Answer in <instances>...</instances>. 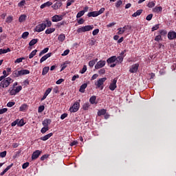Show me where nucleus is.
<instances>
[{
    "label": "nucleus",
    "instance_id": "obj_20",
    "mask_svg": "<svg viewBox=\"0 0 176 176\" xmlns=\"http://www.w3.org/2000/svg\"><path fill=\"white\" fill-rule=\"evenodd\" d=\"M52 5H53V3H52L50 1H47V2L44 3L43 4H42L41 6V9H45V8H47L49 6H52Z\"/></svg>",
    "mask_w": 176,
    "mask_h": 176
},
{
    "label": "nucleus",
    "instance_id": "obj_34",
    "mask_svg": "<svg viewBox=\"0 0 176 176\" xmlns=\"http://www.w3.org/2000/svg\"><path fill=\"white\" fill-rule=\"evenodd\" d=\"M98 58H96V59H95V60H90V61L89 62V67H91V68H93V67H94V65L96 64V62L98 61Z\"/></svg>",
    "mask_w": 176,
    "mask_h": 176
},
{
    "label": "nucleus",
    "instance_id": "obj_8",
    "mask_svg": "<svg viewBox=\"0 0 176 176\" xmlns=\"http://www.w3.org/2000/svg\"><path fill=\"white\" fill-rule=\"evenodd\" d=\"M138 67H140V65L138 63L132 65L129 69V72H131V74H135V72H137V71H138Z\"/></svg>",
    "mask_w": 176,
    "mask_h": 176
},
{
    "label": "nucleus",
    "instance_id": "obj_6",
    "mask_svg": "<svg viewBox=\"0 0 176 176\" xmlns=\"http://www.w3.org/2000/svg\"><path fill=\"white\" fill-rule=\"evenodd\" d=\"M46 28V23H41L36 26V32H42Z\"/></svg>",
    "mask_w": 176,
    "mask_h": 176
},
{
    "label": "nucleus",
    "instance_id": "obj_64",
    "mask_svg": "<svg viewBox=\"0 0 176 176\" xmlns=\"http://www.w3.org/2000/svg\"><path fill=\"white\" fill-rule=\"evenodd\" d=\"M159 24L155 25L154 27L152 28V31H156V30H159Z\"/></svg>",
    "mask_w": 176,
    "mask_h": 176
},
{
    "label": "nucleus",
    "instance_id": "obj_22",
    "mask_svg": "<svg viewBox=\"0 0 176 176\" xmlns=\"http://www.w3.org/2000/svg\"><path fill=\"white\" fill-rule=\"evenodd\" d=\"M88 17H97L98 13L97 11L90 12L87 14Z\"/></svg>",
    "mask_w": 176,
    "mask_h": 176
},
{
    "label": "nucleus",
    "instance_id": "obj_61",
    "mask_svg": "<svg viewBox=\"0 0 176 176\" xmlns=\"http://www.w3.org/2000/svg\"><path fill=\"white\" fill-rule=\"evenodd\" d=\"M155 41H156L157 42H159V41H162V36L161 35H158L155 38Z\"/></svg>",
    "mask_w": 176,
    "mask_h": 176
},
{
    "label": "nucleus",
    "instance_id": "obj_56",
    "mask_svg": "<svg viewBox=\"0 0 176 176\" xmlns=\"http://www.w3.org/2000/svg\"><path fill=\"white\" fill-rule=\"evenodd\" d=\"M98 12V15L100 16V14H102L103 12H105V8H102Z\"/></svg>",
    "mask_w": 176,
    "mask_h": 176
},
{
    "label": "nucleus",
    "instance_id": "obj_57",
    "mask_svg": "<svg viewBox=\"0 0 176 176\" xmlns=\"http://www.w3.org/2000/svg\"><path fill=\"white\" fill-rule=\"evenodd\" d=\"M29 166H30V162L24 163V164L22 165V168L25 169V168H27V167H28Z\"/></svg>",
    "mask_w": 176,
    "mask_h": 176
},
{
    "label": "nucleus",
    "instance_id": "obj_27",
    "mask_svg": "<svg viewBox=\"0 0 176 176\" xmlns=\"http://www.w3.org/2000/svg\"><path fill=\"white\" fill-rule=\"evenodd\" d=\"M26 19H27V15L22 14L19 16V23H23V21H25Z\"/></svg>",
    "mask_w": 176,
    "mask_h": 176
},
{
    "label": "nucleus",
    "instance_id": "obj_41",
    "mask_svg": "<svg viewBox=\"0 0 176 176\" xmlns=\"http://www.w3.org/2000/svg\"><path fill=\"white\" fill-rule=\"evenodd\" d=\"M43 111H45V106L41 105L38 107V113H41V112H43Z\"/></svg>",
    "mask_w": 176,
    "mask_h": 176
},
{
    "label": "nucleus",
    "instance_id": "obj_35",
    "mask_svg": "<svg viewBox=\"0 0 176 176\" xmlns=\"http://www.w3.org/2000/svg\"><path fill=\"white\" fill-rule=\"evenodd\" d=\"M47 52H49V48L48 47L45 48L40 52L39 56L41 57L43 56V54H45V53H47Z\"/></svg>",
    "mask_w": 176,
    "mask_h": 176
},
{
    "label": "nucleus",
    "instance_id": "obj_48",
    "mask_svg": "<svg viewBox=\"0 0 176 176\" xmlns=\"http://www.w3.org/2000/svg\"><path fill=\"white\" fill-rule=\"evenodd\" d=\"M18 120V126H19V127H22V126L24 124V120Z\"/></svg>",
    "mask_w": 176,
    "mask_h": 176
},
{
    "label": "nucleus",
    "instance_id": "obj_51",
    "mask_svg": "<svg viewBox=\"0 0 176 176\" xmlns=\"http://www.w3.org/2000/svg\"><path fill=\"white\" fill-rule=\"evenodd\" d=\"M6 112H8V108L0 109V115H3V113H5Z\"/></svg>",
    "mask_w": 176,
    "mask_h": 176
},
{
    "label": "nucleus",
    "instance_id": "obj_32",
    "mask_svg": "<svg viewBox=\"0 0 176 176\" xmlns=\"http://www.w3.org/2000/svg\"><path fill=\"white\" fill-rule=\"evenodd\" d=\"M96 100H97V97L96 96H93L89 99V102L91 104H96Z\"/></svg>",
    "mask_w": 176,
    "mask_h": 176
},
{
    "label": "nucleus",
    "instance_id": "obj_59",
    "mask_svg": "<svg viewBox=\"0 0 176 176\" xmlns=\"http://www.w3.org/2000/svg\"><path fill=\"white\" fill-rule=\"evenodd\" d=\"M25 5V0H23L18 3V6H24Z\"/></svg>",
    "mask_w": 176,
    "mask_h": 176
},
{
    "label": "nucleus",
    "instance_id": "obj_15",
    "mask_svg": "<svg viewBox=\"0 0 176 176\" xmlns=\"http://www.w3.org/2000/svg\"><path fill=\"white\" fill-rule=\"evenodd\" d=\"M168 39L173 40L176 38V32H169L168 34Z\"/></svg>",
    "mask_w": 176,
    "mask_h": 176
},
{
    "label": "nucleus",
    "instance_id": "obj_25",
    "mask_svg": "<svg viewBox=\"0 0 176 176\" xmlns=\"http://www.w3.org/2000/svg\"><path fill=\"white\" fill-rule=\"evenodd\" d=\"M54 31H56V29L54 28H50L45 30V34H47V35H49L50 34H52V32H54Z\"/></svg>",
    "mask_w": 176,
    "mask_h": 176
},
{
    "label": "nucleus",
    "instance_id": "obj_1",
    "mask_svg": "<svg viewBox=\"0 0 176 176\" xmlns=\"http://www.w3.org/2000/svg\"><path fill=\"white\" fill-rule=\"evenodd\" d=\"M30 74V70L28 69H21V70H14L12 72V76L14 78H19V76H23V75H28Z\"/></svg>",
    "mask_w": 176,
    "mask_h": 176
},
{
    "label": "nucleus",
    "instance_id": "obj_42",
    "mask_svg": "<svg viewBox=\"0 0 176 176\" xmlns=\"http://www.w3.org/2000/svg\"><path fill=\"white\" fill-rule=\"evenodd\" d=\"M83 14H85V11H80L76 15L77 19H80Z\"/></svg>",
    "mask_w": 176,
    "mask_h": 176
},
{
    "label": "nucleus",
    "instance_id": "obj_5",
    "mask_svg": "<svg viewBox=\"0 0 176 176\" xmlns=\"http://www.w3.org/2000/svg\"><path fill=\"white\" fill-rule=\"evenodd\" d=\"M126 30H131V26L126 25H124L123 28H119L118 29V35H122V34H124V32H126Z\"/></svg>",
    "mask_w": 176,
    "mask_h": 176
},
{
    "label": "nucleus",
    "instance_id": "obj_28",
    "mask_svg": "<svg viewBox=\"0 0 176 176\" xmlns=\"http://www.w3.org/2000/svg\"><path fill=\"white\" fill-rule=\"evenodd\" d=\"M38 38H33L30 43L29 46H34V45H36L38 43Z\"/></svg>",
    "mask_w": 176,
    "mask_h": 176
},
{
    "label": "nucleus",
    "instance_id": "obj_50",
    "mask_svg": "<svg viewBox=\"0 0 176 176\" xmlns=\"http://www.w3.org/2000/svg\"><path fill=\"white\" fill-rule=\"evenodd\" d=\"M23 89V87H21V86H19V87H17L15 89H14V91H16V93L17 94V93H19L20 91H21V89Z\"/></svg>",
    "mask_w": 176,
    "mask_h": 176
},
{
    "label": "nucleus",
    "instance_id": "obj_62",
    "mask_svg": "<svg viewBox=\"0 0 176 176\" xmlns=\"http://www.w3.org/2000/svg\"><path fill=\"white\" fill-rule=\"evenodd\" d=\"M6 156V151L0 153L1 157H5Z\"/></svg>",
    "mask_w": 176,
    "mask_h": 176
},
{
    "label": "nucleus",
    "instance_id": "obj_18",
    "mask_svg": "<svg viewBox=\"0 0 176 176\" xmlns=\"http://www.w3.org/2000/svg\"><path fill=\"white\" fill-rule=\"evenodd\" d=\"M52 123L51 119H45L43 121V125L45 127H49V124Z\"/></svg>",
    "mask_w": 176,
    "mask_h": 176
},
{
    "label": "nucleus",
    "instance_id": "obj_63",
    "mask_svg": "<svg viewBox=\"0 0 176 176\" xmlns=\"http://www.w3.org/2000/svg\"><path fill=\"white\" fill-rule=\"evenodd\" d=\"M47 157H49V155H44L41 157V160H45V159H47Z\"/></svg>",
    "mask_w": 176,
    "mask_h": 176
},
{
    "label": "nucleus",
    "instance_id": "obj_47",
    "mask_svg": "<svg viewBox=\"0 0 176 176\" xmlns=\"http://www.w3.org/2000/svg\"><path fill=\"white\" fill-rule=\"evenodd\" d=\"M152 17H153V14H150L146 17V20H147V21H151V20H152Z\"/></svg>",
    "mask_w": 176,
    "mask_h": 176
},
{
    "label": "nucleus",
    "instance_id": "obj_36",
    "mask_svg": "<svg viewBox=\"0 0 176 176\" xmlns=\"http://www.w3.org/2000/svg\"><path fill=\"white\" fill-rule=\"evenodd\" d=\"M124 58V56H119L116 58V61L118 63H122L123 61V59Z\"/></svg>",
    "mask_w": 176,
    "mask_h": 176
},
{
    "label": "nucleus",
    "instance_id": "obj_52",
    "mask_svg": "<svg viewBox=\"0 0 176 176\" xmlns=\"http://www.w3.org/2000/svg\"><path fill=\"white\" fill-rule=\"evenodd\" d=\"M10 96H16L17 94V92L14 90V89H12L10 91Z\"/></svg>",
    "mask_w": 176,
    "mask_h": 176
},
{
    "label": "nucleus",
    "instance_id": "obj_26",
    "mask_svg": "<svg viewBox=\"0 0 176 176\" xmlns=\"http://www.w3.org/2000/svg\"><path fill=\"white\" fill-rule=\"evenodd\" d=\"M58 41H59V42H64V41H65V34H60L58 37Z\"/></svg>",
    "mask_w": 176,
    "mask_h": 176
},
{
    "label": "nucleus",
    "instance_id": "obj_31",
    "mask_svg": "<svg viewBox=\"0 0 176 176\" xmlns=\"http://www.w3.org/2000/svg\"><path fill=\"white\" fill-rule=\"evenodd\" d=\"M49 69H50V68L49 67H43V72H42V75H43V76L46 75V74H47V72H49Z\"/></svg>",
    "mask_w": 176,
    "mask_h": 176
},
{
    "label": "nucleus",
    "instance_id": "obj_12",
    "mask_svg": "<svg viewBox=\"0 0 176 176\" xmlns=\"http://www.w3.org/2000/svg\"><path fill=\"white\" fill-rule=\"evenodd\" d=\"M61 6H63V3L60 1H58L56 3H54L53 6H52V8H53L54 10H57L58 9H60Z\"/></svg>",
    "mask_w": 176,
    "mask_h": 176
},
{
    "label": "nucleus",
    "instance_id": "obj_9",
    "mask_svg": "<svg viewBox=\"0 0 176 176\" xmlns=\"http://www.w3.org/2000/svg\"><path fill=\"white\" fill-rule=\"evenodd\" d=\"M41 153H42V151L39 150L35 151L32 155V160H36L41 156Z\"/></svg>",
    "mask_w": 176,
    "mask_h": 176
},
{
    "label": "nucleus",
    "instance_id": "obj_54",
    "mask_svg": "<svg viewBox=\"0 0 176 176\" xmlns=\"http://www.w3.org/2000/svg\"><path fill=\"white\" fill-rule=\"evenodd\" d=\"M98 32H100V30L96 29L92 32V34L94 35V36H96V35H97Z\"/></svg>",
    "mask_w": 176,
    "mask_h": 176
},
{
    "label": "nucleus",
    "instance_id": "obj_21",
    "mask_svg": "<svg viewBox=\"0 0 176 176\" xmlns=\"http://www.w3.org/2000/svg\"><path fill=\"white\" fill-rule=\"evenodd\" d=\"M163 10V8L162 6H155L153 8V12L154 13H159V12H162Z\"/></svg>",
    "mask_w": 176,
    "mask_h": 176
},
{
    "label": "nucleus",
    "instance_id": "obj_60",
    "mask_svg": "<svg viewBox=\"0 0 176 176\" xmlns=\"http://www.w3.org/2000/svg\"><path fill=\"white\" fill-rule=\"evenodd\" d=\"M45 21H46L45 25H47V27H52V21L49 20H46Z\"/></svg>",
    "mask_w": 176,
    "mask_h": 176
},
{
    "label": "nucleus",
    "instance_id": "obj_46",
    "mask_svg": "<svg viewBox=\"0 0 176 176\" xmlns=\"http://www.w3.org/2000/svg\"><path fill=\"white\" fill-rule=\"evenodd\" d=\"M159 32L162 36H166V35H167V31L166 30H159Z\"/></svg>",
    "mask_w": 176,
    "mask_h": 176
},
{
    "label": "nucleus",
    "instance_id": "obj_38",
    "mask_svg": "<svg viewBox=\"0 0 176 176\" xmlns=\"http://www.w3.org/2000/svg\"><path fill=\"white\" fill-rule=\"evenodd\" d=\"M38 50H34V51H32L29 55V58H32L36 54Z\"/></svg>",
    "mask_w": 176,
    "mask_h": 176
},
{
    "label": "nucleus",
    "instance_id": "obj_3",
    "mask_svg": "<svg viewBox=\"0 0 176 176\" xmlns=\"http://www.w3.org/2000/svg\"><path fill=\"white\" fill-rule=\"evenodd\" d=\"M93 28H94V26L93 25L83 26V27L79 28L77 30V32L78 34H81L82 32H87L88 31H91Z\"/></svg>",
    "mask_w": 176,
    "mask_h": 176
},
{
    "label": "nucleus",
    "instance_id": "obj_55",
    "mask_svg": "<svg viewBox=\"0 0 176 176\" xmlns=\"http://www.w3.org/2000/svg\"><path fill=\"white\" fill-rule=\"evenodd\" d=\"M14 104H16V102H9L7 104V107H8L9 108H12V107H13V105H14Z\"/></svg>",
    "mask_w": 176,
    "mask_h": 176
},
{
    "label": "nucleus",
    "instance_id": "obj_33",
    "mask_svg": "<svg viewBox=\"0 0 176 176\" xmlns=\"http://www.w3.org/2000/svg\"><path fill=\"white\" fill-rule=\"evenodd\" d=\"M28 108V106L25 104H22L20 108H19V111H21V112L25 111Z\"/></svg>",
    "mask_w": 176,
    "mask_h": 176
},
{
    "label": "nucleus",
    "instance_id": "obj_14",
    "mask_svg": "<svg viewBox=\"0 0 176 176\" xmlns=\"http://www.w3.org/2000/svg\"><path fill=\"white\" fill-rule=\"evenodd\" d=\"M52 20L54 23H57V21H61V20H63V16L59 15H54Z\"/></svg>",
    "mask_w": 176,
    "mask_h": 176
},
{
    "label": "nucleus",
    "instance_id": "obj_45",
    "mask_svg": "<svg viewBox=\"0 0 176 176\" xmlns=\"http://www.w3.org/2000/svg\"><path fill=\"white\" fill-rule=\"evenodd\" d=\"M122 3H123V2L122 1V0H119L116 3V8H120V6L122 5Z\"/></svg>",
    "mask_w": 176,
    "mask_h": 176
},
{
    "label": "nucleus",
    "instance_id": "obj_30",
    "mask_svg": "<svg viewBox=\"0 0 176 176\" xmlns=\"http://www.w3.org/2000/svg\"><path fill=\"white\" fill-rule=\"evenodd\" d=\"M141 13H142V10H138L135 13L132 14L133 17H137V16H140Z\"/></svg>",
    "mask_w": 176,
    "mask_h": 176
},
{
    "label": "nucleus",
    "instance_id": "obj_10",
    "mask_svg": "<svg viewBox=\"0 0 176 176\" xmlns=\"http://www.w3.org/2000/svg\"><path fill=\"white\" fill-rule=\"evenodd\" d=\"M106 62L105 60H100L95 65L96 69H100V68H102V67H105Z\"/></svg>",
    "mask_w": 176,
    "mask_h": 176
},
{
    "label": "nucleus",
    "instance_id": "obj_19",
    "mask_svg": "<svg viewBox=\"0 0 176 176\" xmlns=\"http://www.w3.org/2000/svg\"><path fill=\"white\" fill-rule=\"evenodd\" d=\"M115 61H116V56H113L107 59V63H108V64H112V63H115Z\"/></svg>",
    "mask_w": 176,
    "mask_h": 176
},
{
    "label": "nucleus",
    "instance_id": "obj_53",
    "mask_svg": "<svg viewBox=\"0 0 176 176\" xmlns=\"http://www.w3.org/2000/svg\"><path fill=\"white\" fill-rule=\"evenodd\" d=\"M148 8H153L155 6V2L151 1L147 4Z\"/></svg>",
    "mask_w": 176,
    "mask_h": 176
},
{
    "label": "nucleus",
    "instance_id": "obj_4",
    "mask_svg": "<svg viewBox=\"0 0 176 176\" xmlns=\"http://www.w3.org/2000/svg\"><path fill=\"white\" fill-rule=\"evenodd\" d=\"M105 80H107V78L105 77L99 78L97 82H95L96 89H100V90H102L104 89V82Z\"/></svg>",
    "mask_w": 176,
    "mask_h": 176
},
{
    "label": "nucleus",
    "instance_id": "obj_23",
    "mask_svg": "<svg viewBox=\"0 0 176 176\" xmlns=\"http://www.w3.org/2000/svg\"><path fill=\"white\" fill-rule=\"evenodd\" d=\"M86 87H87V83H84L82 84L79 89V91L80 93H85V89H86Z\"/></svg>",
    "mask_w": 176,
    "mask_h": 176
},
{
    "label": "nucleus",
    "instance_id": "obj_39",
    "mask_svg": "<svg viewBox=\"0 0 176 176\" xmlns=\"http://www.w3.org/2000/svg\"><path fill=\"white\" fill-rule=\"evenodd\" d=\"M46 131H49V126H44L41 130V132L42 133V134H45Z\"/></svg>",
    "mask_w": 176,
    "mask_h": 176
},
{
    "label": "nucleus",
    "instance_id": "obj_24",
    "mask_svg": "<svg viewBox=\"0 0 176 176\" xmlns=\"http://www.w3.org/2000/svg\"><path fill=\"white\" fill-rule=\"evenodd\" d=\"M107 113V109H102L98 111V116H102V115H105Z\"/></svg>",
    "mask_w": 176,
    "mask_h": 176
},
{
    "label": "nucleus",
    "instance_id": "obj_40",
    "mask_svg": "<svg viewBox=\"0 0 176 176\" xmlns=\"http://www.w3.org/2000/svg\"><path fill=\"white\" fill-rule=\"evenodd\" d=\"M28 35H30V33L28 32H25L23 33L21 38H23V39H27Z\"/></svg>",
    "mask_w": 176,
    "mask_h": 176
},
{
    "label": "nucleus",
    "instance_id": "obj_29",
    "mask_svg": "<svg viewBox=\"0 0 176 176\" xmlns=\"http://www.w3.org/2000/svg\"><path fill=\"white\" fill-rule=\"evenodd\" d=\"M10 52V48L7 49H0V54H5L6 53H9Z\"/></svg>",
    "mask_w": 176,
    "mask_h": 176
},
{
    "label": "nucleus",
    "instance_id": "obj_7",
    "mask_svg": "<svg viewBox=\"0 0 176 176\" xmlns=\"http://www.w3.org/2000/svg\"><path fill=\"white\" fill-rule=\"evenodd\" d=\"M80 104L78 102H76L72 107H70V112H78L79 111Z\"/></svg>",
    "mask_w": 176,
    "mask_h": 176
},
{
    "label": "nucleus",
    "instance_id": "obj_43",
    "mask_svg": "<svg viewBox=\"0 0 176 176\" xmlns=\"http://www.w3.org/2000/svg\"><path fill=\"white\" fill-rule=\"evenodd\" d=\"M90 107V105L89 104V102L84 104L82 108L84 109V111H87L89 109V107Z\"/></svg>",
    "mask_w": 176,
    "mask_h": 176
},
{
    "label": "nucleus",
    "instance_id": "obj_16",
    "mask_svg": "<svg viewBox=\"0 0 176 176\" xmlns=\"http://www.w3.org/2000/svg\"><path fill=\"white\" fill-rule=\"evenodd\" d=\"M52 135H53V133H50L45 135L43 137H41L40 140H41V141H47V140H49V138H50V137H52Z\"/></svg>",
    "mask_w": 176,
    "mask_h": 176
},
{
    "label": "nucleus",
    "instance_id": "obj_2",
    "mask_svg": "<svg viewBox=\"0 0 176 176\" xmlns=\"http://www.w3.org/2000/svg\"><path fill=\"white\" fill-rule=\"evenodd\" d=\"M10 83H13V80L10 77H8L1 82L0 87H9Z\"/></svg>",
    "mask_w": 176,
    "mask_h": 176
},
{
    "label": "nucleus",
    "instance_id": "obj_49",
    "mask_svg": "<svg viewBox=\"0 0 176 176\" xmlns=\"http://www.w3.org/2000/svg\"><path fill=\"white\" fill-rule=\"evenodd\" d=\"M86 71H87V66L84 65L82 70L80 72V74H85V72H86Z\"/></svg>",
    "mask_w": 176,
    "mask_h": 176
},
{
    "label": "nucleus",
    "instance_id": "obj_11",
    "mask_svg": "<svg viewBox=\"0 0 176 176\" xmlns=\"http://www.w3.org/2000/svg\"><path fill=\"white\" fill-rule=\"evenodd\" d=\"M118 82V80L116 78H114L112 81V82L109 85V89L111 90V91H113L115 89H116V83Z\"/></svg>",
    "mask_w": 176,
    "mask_h": 176
},
{
    "label": "nucleus",
    "instance_id": "obj_58",
    "mask_svg": "<svg viewBox=\"0 0 176 176\" xmlns=\"http://www.w3.org/2000/svg\"><path fill=\"white\" fill-rule=\"evenodd\" d=\"M69 54V50H66L64 52L61 54V56H68Z\"/></svg>",
    "mask_w": 176,
    "mask_h": 176
},
{
    "label": "nucleus",
    "instance_id": "obj_13",
    "mask_svg": "<svg viewBox=\"0 0 176 176\" xmlns=\"http://www.w3.org/2000/svg\"><path fill=\"white\" fill-rule=\"evenodd\" d=\"M49 57H52V52H50L48 54H46L45 55H44L40 60V63L41 64H42V63H43V61H46V59L49 58Z\"/></svg>",
    "mask_w": 176,
    "mask_h": 176
},
{
    "label": "nucleus",
    "instance_id": "obj_37",
    "mask_svg": "<svg viewBox=\"0 0 176 176\" xmlns=\"http://www.w3.org/2000/svg\"><path fill=\"white\" fill-rule=\"evenodd\" d=\"M13 21V16H9L6 19V23H8V24L12 23Z\"/></svg>",
    "mask_w": 176,
    "mask_h": 176
},
{
    "label": "nucleus",
    "instance_id": "obj_44",
    "mask_svg": "<svg viewBox=\"0 0 176 176\" xmlns=\"http://www.w3.org/2000/svg\"><path fill=\"white\" fill-rule=\"evenodd\" d=\"M23 60H25V58H19L14 61V63L15 64L20 63H22Z\"/></svg>",
    "mask_w": 176,
    "mask_h": 176
},
{
    "label": "nucleus",
    "instance_id": "obj_17",
    "mask_svg": "<svg viewBox=\"0 0 176 176\" xmlns=\"http://www.w3.org/2000/svg\"><path fill=\"white\" fill-rule=\"evenodd\" d=\"M12 167H13V164H11L10 165H9L8 166L6 167V168L0 173V175H5V174H6V173H8V171H9V170H10V168H12Z\"/></svg>",
    "mask_w": 176,
    "mask_h": 176
}]
</instances>
